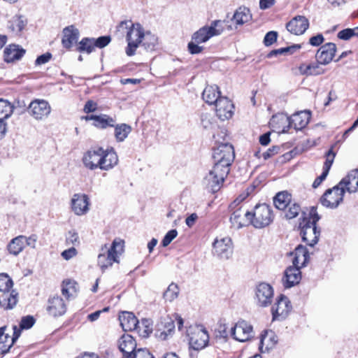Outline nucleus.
I'll list each match as a JSON object with an SVG mask.
<instances>
[{"instance_id":"20e7f679","label":"nucleus","mask_w":358,"mask_h":358,"mask_svg":"<svg viewBox=\"0 0 358 358\" xmlns=\"http://www.w3.org/2000/svg\"><path fill=\"white\" fill-rule=\"evenodd\" d=\"M117 30L126 32L127 47L125 52L127 55H134L137 48L141 45V38L143 37V28L139 23H133L131 21L125 20L119 24Z\"/></svg>"},{"instance_id":"7ed1b4c3","label":"nucleus","mask_w":358,"mask_h":358,"mask_svg":"<svg viewBox=\"0 0 358 358\" xmlns=\"http://www.w3.org/2000/svg\"><path fill=\"white\" fill-rule=\"evenodd\" d=\"M320 219L317 208L312 206L308 216L303 217L299 223L302 241L308 245L314 246L318 242L320 230L317 227V222Z\"/></svg>"},{"instance_id":"39448f33","label":"nucleus","mask_w":358,"mask_h":358,"mask_svg":"<svg viewBox=\"0 0 358 358\" xmlns=\"http://www.w3.org/2000/svg\"><path fill=\"white\" fill-rule=\"evenodd\" d=\"M124 241L115 239L110 248L105 244L102 246L97 257V264L102 272L112 266L114 262H118V255L123 252Z\"/></svg>"},{"instance_id":"6e6d98bb","label":"nucleus","mask_w":358,"mask_h":358,"mask_svg":"<svg viewBox=\"0 0 358 358\" xmlns=\"http://www.w3.org/2000/svg\"><path fill=\"white\" fill-rule=\"evenodd\" d=\"M66 243L76 245L79 243V237L78 233L70 231L66 237Z\"/></svg>"},{"instance_id":"5fc2aeb1","label":"nucleus","mask_w":358,"mask_h":358,"mask_svg":"<svg viewBox=\"0 0 358 358\" xmlns=\"http://www.w3.org/2000/svg\"><path fill=\"white\" fill-rule=\"evenodd\" d=\"M133 355L134 358H154L148 350L143 348L136 350Z\"/></svg>"},{"instance_id":"79ce46f5","label":"nucleus","mask_w":358,"mask_h":358,"mask_svg":"<svg viewBox=\"0 0 358 358\" xmlns=\"http://www.w3.org/2000/svg\"><path fill=\"white\" fill-rule=\"evenodd\" d=\"M299 71L301 74L306 76H317L323 73L318 64H302Z\"/></svg>"},{"instance_id":"0e129e2a","label":"nucleus","mask_w":358,"mask_h":358,"mask_svg":"<svg viewBox=\"0 0 358 358\" xmlns=\"http://www.w3.org/2000/svg\"><path fill=\"white\" fill-rule=\"evenodd\" d=\"M280 150V147L278 146H273L271 148H269L266 152L263 154V157L265 159H268L274 154H276Z\"/></svg>"},{"instance_id":"9b49d317","label":"nucleus","mask_w":358,"mask_h":358,"mask_svg":"<svg viewBox=\"0 0 358 358\" xmlns=\"http://www.w3.org/2000/svg\"><path fill=\"white\" fill-rule=\"evenodd\" d=\"M292 308L289 299L283 294L280 295L271 308L273 320L282 321L285 320L290 313Z\"/></svg>"},{"instance_id":"0eeeda50","label":"nucleus","mask_w":358,"mask_h":358,"mask_svg":"<svg viewBox=\"0 0 358 358\" xmlns=\"http://www.w3.org/2000/svg\"><path fill=\"white\" fill-rule=\"evenodd\" d=\"M345 189L338 183L331 189H328L320 198L322 206L329 208H336L343 201Z\"/></svg>"},{"instance_id":"473e14b6","label":"nucleus","mask_w":358,"mask_h":358,"mask_svg":"<svg viewBox=\"0 0 358 358\" xmlns=\"http://www.w3.org/2000/svg\"><path fill=\"white\" fill-rule=\"evenodd\" d=\"M18 301V293L15 290L5 292L0 296V308L3 310L13 309Z\"/></svg>"},{"instance_id":"6ab92c4d","label":"nucleus","mask_w":358,"mask_h":358,"mask_svg":"<svg viewBox=\"0 0 358 358\" xmlns=\"http://www.w3.org/2000/svg\"><path fill=\"white\" fill-rule=\"evenodd\" d=\"M216 114L221 120L231 118L234 114V104L226 96L220 97L215 103Z\"/></svg>"},{"instance_id":"37998d69","label":"nucleus","mask_w":358,"mask_h":358,"mask_svg":"<svg viewBox=\"0 0 358 358\" xmlns=\"http://www.w3.org/2000/svg\"><path fill=\"white\" fill-rule=\"evenodd\" d=\"M300 48V45H293L285 48L273 50L268 54V57L270 58L273 56H278L279 55H291L297 50H299Z\"/></svg>"},{"instance_id":"ea45409f","label":"nucleus","mask_w":358,"mask_h":358,"mask_svg":"<svg viewBox=\"0 0 358 358\" xmlns=\"http://www.w3.org/2000/svg\"><path fill=\"white\" fill-rule=\"evenodd\" d=\"M131 131V126L127 124H117L115 127V136L116 140L119 142L124 141Z\"/></svg>"},{"instance_id":"a19ab883","label":"nucleus","mask_w":358,"mask_h":358,"mask_svg":"<svg viewBox=\"0 0 358 358\" xmlns=\"http://www.w3.org/2000/svg\"><path fill=\"white\" fill-rule=\"evenodd\" d=\"M13 106L6 100L0 99V120H6L13 113Z\"/></svg>"},{"instance_id":"f704fd0d","label":"nucleus","mask_w":358,"mask_h":358,"mask_svg":"<svg viewBox=\"0 0 358 358\" xmlns=\"http://www.w3.org/2000/svg\"><path fill=\"white\" fill-rule=\"evenodd\" d=\"M25 236L20 235L13 239L7 245V250L10 255L17 256L25 248Z\"/></svg>"},{"instance_id":"58836bf2","label":"nucleus","mask_w":358,"mask_h":358,"mask_svg":"<svg viewBox=\"0 0 358 358\" xmlns=\"http://www.w3.org/2000/svg\"><path fill=\"white\" fill-rule=\"evenodd\" d=\"M94 38L85 37L82 38V40L78 43L76 50L80 52L90 54L94 50Z\"/></svg>"},{"instance_id":"c03bdc74","label":"nucleus","mask_w":358,"mask_h":358,"mask_svg":"<svg viewBox=\"0 0 358 358\" xmlns=\"http://www.w3.org/2000/svg\"><path fill=\"white\" fill-rule=\"evenodd\" d=\"M76 283L74 281L70 280H66L63 281L62 293L67 299H69L73 295L74 293H76Z\"/></svg>"},{"instance_id":"338daca9","label":"nucleus","mask_w":358,"mask_h":358,"mask_svg":"<svg viewBox=\"0 0 358 358\" xmlns=\"http://www.w3.org/2000/svg\"><path fill=\"white\" fill-rule=\"evenodd\" d=\"M198 219V215L196 213H192L189 216H188L185 220V223L189 227H192L194 224L196 220Z\"/></svg>"},{"instance_id":"aec40b11","label":"nucleus","mask_w":358,"mask_h":358,"mask_svg":"<svg viewBox=\"0 0 358 358\" xmlns=\"http://www.w3.org/2000/svg\"><path fill=\"white\" fill-rule=\"evenodd\" d=\"M238 199L234 200L229 206L230 211H231V215L230 216V222L231 225L236 229H240L244 226L243 220L245 212L242 209V207H238L241 201Z\"/></svg>"},{"instance_id":"4c0bfd02","label":"nucleus","mask_w":358,"mask_h":358,"mask_svg":"<svg viewBox=\"0 0 358 358\" xmlns=\"http://www.w3.org/2000/svg\"><path fill=\"white\" fill-rule=\"evenodd\" d=\"M157 37L150 31L143 32V37L141 38V45L148 51H152L157 45Z\"/></svg>"},{"instance_id":"9d476101","label":"nucleus","mask_w":358,"mask_h":358,"mask_svg":"<svg viewBox=\"0 0 358 358\" xmlns=\"http://www.w3.org/2000/svg\"><path fill=\"white\" fill-rule=\"evenodd\" d=\"M230 334L239 342H245L254 336L252 326L245 320H240L231 328Z\"/></svg>"},{"instance_id":"de8ad7c7","label":"nucleus","mask_w":358,"mask_h":358,"mask_svg":"<svg viewBox=\"0 0 358 358\" xmlns=\"http://www.w3.org/2000/svg\"><path fill=\"white\" fill-rule=\"evenodd\" d=\"M229 337L228 327L226 324H220L215 330V338L226 342Z\"/></svg>"},{"instance_id":"f03ea898","label":"nucleus","mask_w":358,"mask_h":358,"mask_svg":"<svg viewBox=\"0 0 358 358\" xmlns=\"http://www.w3.org/2000/svg\"><path fill=\"white\" fill-rule=\"evenodd\" d=\"M82 161L89 170L109 171L117 164L118 157L113 148L104 150L101 147H95L84 153Z\"/></svg>"},{"instance_id":"b1692460","label":"nucleus","mask_w":358,"mask_h":358,"mask_svg":"<svg viewBox=\"0 0 358 358\" xmlns=\"http://www.w3.org/2000/svg\"><path fill=\"white\" fill-rule=\"evenodd\" d=\"M47 310L53 317L63 315L66 311V306L60 296H56L48 300Z\"/></svg>"},{"instance_id":"2f4dec72","label":"nucleus","mask_w":358,"mask_h":358,"mask_svg":"<svg viewBox=\"0 0 358 358\" xmlns=\"http://www.w3.org/2000/svg\"><path fill=\"white\" fill-rule=\"evenodd\" d=\"M290 255H294V258L292 259V265L301 268L306 265L309 259L308 252L306 248L302 245H299L295 248L294 252H290Z\"/></svg>"},{"instance_id":"603ef678","label":"nucleus","mask_w":358,"mask_h":358,"mask_svg":"<svg viewBox=\"0 0 358 358\" xmlns=\"http://www.w3.org/2000/svg\"><path fill=\"white\" fill-rule=\"evenodd\" d=\"M110 37L109 36H100L98 38H94L95 48H103L108 45L110 42Z\"/></svg>"},{"instance_id":"13d9d810","label":"nucleus","mask_w":358,"mask_h":358,"mask_svg":"<svg viewBox=\"0 0 358 358\" xmlns=\"http://www.w3.org/2000/svg\"><path fill=\"white\" fill-rule=\"evenodd\" d=\"M198 44L199 43H195L194 41L188 43V50L191 54H199L202 51L203 47L199 46Z\"/></svg>"},{"instance_id":"72a5a7b5","label":"nucleus","mask_w":358,"mask_h":358,"mask_svg":"<svg viewBox=\"0 0 358 358\" xmlns=\"http://www.w3.org/2000/svg\"><path fill=\"white\" fill-rule=\"evenodd\" d=\"M220 94L221 92L217 85H208L204 89L202 93V98L206 103L215 105L220 97H221Z\"/></svg>"},{"instance_id":"c756f323","label":"nucleus","mask_w":358,"mask_h":358,"mask_svg":"<svg viewBox=\"0 0 358 358\" xmlns=\"http://www.w3.org/2000/svg\"><path fill=\"white\" fill-rule=\"evenodd\" d=\"M120 350L123 356L134 355L136 351V343L134 338L129 334H124L119 340Z\"/></svg>"},{"instance_id":"2eb2a0df","label":"nucleus","mask_w":358,"mask_h":358,"mask_svg":"<svg viewBox=\"0 0 358 358\" xmlns=\"http://www.w3.org/2000/svg\"><path fill=\"white\" fill-rule=\"evenodd\" d=\"M208 342L209 335L205 328L198 327L191 333L189 345L194 350H200L203 349L208 345Z\"/></svg>"},{"instance_id":"052dcab7","label":"nucleus","mask_w":358,"mask_h":358,"mask_svg":"<svg viewBox=\"0 0 358 358\" xmlns=\"http://www.w3.org/2000/svg\"><path fill=\"white\" fill-rule=\"evenodd\" d=\"M25 245H27L33 249H35L36 247V242L38 240V236L36 234H31L29 236H25Z\"/></svg>"},{"instance_id":"f257e3e1","label":"nucleus","mask_w":358,"mask_h":358,"mask_svg":"<svg viewBox=\"0 0 358 358\" xmlns=\"http://www.w3.org/2000/svg\"><path fill=\"white\" fill-rule=\"evenodd\" d=\"M235 157L232 145L221 143L213 148L214 166L204 178L206 184L213 192H217L229 172V166Z\"/></svg>"},{"instance_id":"412c9836","label":"nucleus","mask_w":358,"mask_h":358,"mask_svg":"<svg viewBox=\"0 0 358 358\" xmlns=\"http://www.w3.org/2000/svg\"><path fill=\"white\" fill-rule=\"evenodd\" d=\"M309 27V21L302 15H297L292 18L286 25L287 29L295 35L303 34Z\"/></svg>"},{"instance_id":"f8f14e48","label":"nucleus","mask_w":358,"mask_h":358,"mask_svg":"<svg viewBox=\"0 0 358 358\" xmlns=\"http://www.w3.org/2000/svg\"><path fill=\"white\" fill-rule=\"evenodd\" d=\"M213 253L220 259H229L233 254V243L231 238H216L213 244Z\"/></svg>"},{"instance_id":"69168bd1","label":"nucleus","mask_w":358,"mask_h":358,"mask_svg":"<svg viewBox=\"0 0 358 358\" xmlns=\"http://www.w3.org/2000/svg\"><path fill=\"white\" fill-rule=\"evenodd\" d=\"M275 3V0H259V8L262 10H266L272 6Z\"/></svg>"},{"instance_id":"cd10ccee","label":"nucleus","mask_w":358,"mask_h":358,"mask_svg":"<svg viewBox=\"0 0 358 358\" xmlns=\"http://www.w3.org/2000/svg\"><path fill=\"white\" fill-rule=\"evenodd\" d=\"M336 153L333 151L332 148L330 149L326 155V161L324 164L322 173L315 178L313 183V187L317 188L320 185L323 180H324L329 174L331 166L334 162Z\"/></svg>"},{"instance_id":"864d4df0","label":"nucleus","mask_w":358,"mask_h":358,"mask_svg":"<svg viewBox=\"0 0 358 358\" xmlns=\"http://www.w3.org/2000/svg\"><path fill=\"white\" fill-rule=\"evenodd\" d=\"M277 37H278V33L276 31H268L266 34V36H264V45L266 46L271 45L276 41Z\"/></svg>"},{"instance_id":"ddd939ff","label":"nucleus","mask_w":358,"mask_h":358,"mask_svg":"<svg viewBox=\"0 0 358 358\" xmlns=\"http://www.w3.org/2000/svg\"><path fill=\"white\" fill-rule=\"evenodd\" d=\"M27 110L34 119L42 120L48 117L51 112V107L44 99H34L29 103Z\"/></svg>"},{"instance_id":"a878e982","label":"nucleus","mask_w":358,"mask_h":358,"mask_svg":"<svg viewBox=\"0 0 358 358\" xmlns=\"http://www.w3.org/2000/svg\"><path fill=\"white\" fill-rule=\"evenodd\" d=\"M310 113L306 111H301L287 118L289 125L296 130H301L304 128L309 122Z\"/></svg>"},{"instance_id":"4d7b16f0","label":"nucleus","mask_w":358,"mask_h":358,"mask_svg":"<svg viewBox=\"0 0 358 358\" xmlns=\"http://www.w3.org/2000/svg\"><path fill=\"white\" fill-rule=\"evenodd\" d=\"M52 58V54L50 52H46L45 54H43L40 56H38L36 61L35 64L36 65H42L48 63L50 59Z\"/></svg>"},{"instance_id":"e433bc0d","label":"nucleus","mask_w":358,"mask_h":358,"mask_svg":"<svg viewBox=\"0 0 358 358\" xmlns=\"http://www.w3.org/2000/svg\"><path fill=\"white\" fill-rule=\"evenodd\" d=\"M292 196L287 192H281L276 194L273 199L275 206L279 210H286L291 203Z\"/></svg>"},{"instance_id":"bf43d9fd","label":"nucleus","mask_w":358,"mask_h":358,"mask_svg":"<svg viewBox=\"0 0 358 358\" xmlns=\"http://www.w3.org/2000/svg\"><path fill=\"white\" fill-rule=\"evenodd\" d=\"M324 41V38L322 34H318L316 36H312L309 39V43L313 46H319Z\"/></svg>"},{"instance_id":"49530a36","label":"nucleus","mask_w":358,"mask_h":358,"mask_svg":"<svg viewBox=\"0 0 358 358\" xmlns=\"http://www.w3.org/2000/svg\"><path fill=\"white\" fill-rule=\"evenodd\" d=\"M13 280L6 273L0 274V291L5 292L13 287Z\"/></svg>"},{"instance_id":"5701e85b","label":"nucleus","mask_w":358,"mask_h":358,"mask_svg":"<svg viewBox=\"0 0 358 358\" xmlns=\"http://www.w3.org/2000/svg\"><path fill=\"white\" fill-rule=\"evenodd\" d=\"M27 25V19L22 15L13 16L7 23V29L15 36H20Z\"/></svg>"},{"instance_id":"4468645a","label":"nucleus","mask_w":358,"mask_h":358,"mask_svg":"<svg viewBox=\"0 0 358 358\" xmlns=\"http://www.w3.org/2000/svg\"><path fill=\"white\" fill-rule=\"evenodd\" d=\"M35 323V319L33 316L27 315L25 317H23L21 319L20 323V328H18L17 326L14 325L13 327V334L11 338V342L9 345H3V348H1V353L3 355L6 354L8 352L10 348L13 345V344L15 343V341L18 339L21 334L22 329H29L31 327H33V325Z\"/></svg>"},{"instance_id":"393cba45","label":"nucleus","mask_w":358,"mask_h":358,"mask_svg":"<svg viewBox=\"0 0 358 358\" xmlns=\"http://www.w3.org/2000/svg\"><path fill=\"white\" fill-rule=\"evenodd\" d=\"M340 185L346 187L349 193H355L358 191V169L351 171L347 176L340 182Z\"/></svg>"},{"instance_id":"e2e57ef3","label":"nucleus","mask_w":358,"mask_h":358,"mask_svg":"<svg viewBox=\"0 0 358 358\" xmlns=\"http://www.w3.org/2000/svg\"><path fill=\"white\" fill-rule=\"evenodd\" d=\"M96 109V103L93 101H87L84 106V111L86 113L95 111Z\"/></svg>"},{"instance_id":"774afa93","label":"nucleus","mask_w":358,"mask_h":358,"mask_svg":"<svg viewBox=\"0 0 358 358\" xmlns=\"http://www.w3.org/2000/svg\"><path fill=\"white\" fill-rule=\"evenodd\" d=\"M270 133H265L259 137V143L262 145H267L270 142Z\"/></svg>"},{"instance_id":"a18cd8bd","label":"nucleus","mask_w":358,"mask_h":358,"mask_svg":"<svg viewBox=\"0 0 358 358\" xmlns=\"http://www.w3.org/2000/svg\"><path fill=\"white\" fill-rule=\"evenodd\" d=\"M178 293L179 288L178 285L175 283H171L164 292L163 297L166 301L171 302L178 297Z\"/></svg>"},{"instance_id":"4be33fe9","label":"nucleus","mask_w":358,"mask_h":358,"mask_svg":"<svg viewBox=\"0 0 358 358\" xmlns=\"http://www.w3.org/2000/svg\"><path fill=\"white\" fill-rule=\"evenodd\" d=\"M80 36L79 30L74 26L66 27L62 31V44L66 49L70 50L76 44Z\"/></svg>"},{"instance_id":"c9c22d12","label":"nucleus","mask_w":358,"mask_h":358,"mask_svg":"<svg viewBox=\"0 0 358 358\" xmlns=\"http://www.w3.org/2000/svg\"><path fill=\"white\" fill-rule=\"evenodd\" d=\"M252 20V14L249 8L240 7L234 13L232 20H234L237 25H243Z\"/></svg>"},{"instance_id":"c85d7f7f","label":"nucleus","mask_w":358,"mask_h":358,"mask_svg":"<svg viewBox=\"0 0 358 358\" xmlns=\"http://www.w3.org/2000/svg\"><path fill=\"white\" fill-rule=\"evenodd\" d=\"M83 118L87 121L93 120V125L97 128L106 129L108 127H115V120L106 114H101L99 115H90Z\"/></svg>"},{"instance_id":"09e8293b","label":"nucleus","mask_w":358,"mask_h":358,"mask_svg":"<svg viewBox=\"0 0 358 358\" xmlns=\"http://www.w3.org/2000/svg\"><path fill=\"white\" fill-rule=\"evenodd\" d=\"M287 208L288 209L285 211V215L289 220L296 217L301 210L300 206L296 203H290Z\"/></svg>"},{"instance_id":"680f3d73","label":"nucleus","mask_w":358,"mask_h":358,"mask_svg":"<svg viewBox=\"0 0 358 358\" xmlns=\"http://www.w3.org/2000/svg\"><path fill=\"white\" fill-rule=\"evenodd\" d=\"M77 254V250L75 248H71L68 250H65L62 252V257L66 259L69 260L70 259L75 257Z\"/></svg>"},{"instance_id":"423d86ee","label":"nucleus","mask_w":358,"mask_h":358,"mask_svg":"<svg viewBox=\"0 0 358 358\" xmlns=\"http://www.w3.org/2000/svg\"><path fill=\"white\" fill-rule=\"evenodd\" d=\"M245 217L257 229H262L268 226L274 219L271 207L266 203L256 205L252 213L249 211L245 212Z\"/></svg>"},{"instance_id":"a211bd4d","label":"nucleus","mask_w":358,"mask_h":358,"mask_svg":"<svg viewBox=\"0 0 358 358\" xmlns=\"http://www.w3.org/2000/svg\"><path fill=\"white\" fill-rule=\"evenodd\" d=\"M301 267L292 265L287 267L282 279L285 288H291L299 283L301 280Z\"/></svg>"},{"instance_id":"6e6552de","label":"nucleus","mask_w":358,"mask_h":358,"mask_svg":"<svg viewBox=\"0 0 358 358\" xmlns=\"http://www.w3.org/2000/svg\"><path fill=\"white\" fill-rule=\"evenodd\" d=\"M223 22L215 20L211 22L210 27H203L196 31L192 37V40L196 43L206 42L214 36L220 35L224 31Z\"/></svg>"},{"instance_id":"dca6fc26","label":"nucleus","mask_w":358,"mask_h":358,"mask_svg":"<svg viewBox=\"0 0 358 358\" xmlns=\"http://www.w3.org/2000/svg\"><path fill=\"white\" fill-rule=\"evenodd\" d=\"M90 199L85 194H74L71 200L72 211L76 215H85L90 210Z\"/></svg>"},{"instance_id":"bb28decb","label":"nucleus","mask_w":358,"mask_h":358,"mask_svg":"<svg viewBox=\"0 0 358 358\" xmlns=\"http://www.w3.org/2000/svg\"><path fill=\"white\" fill-rule=\"evenodd\" d=\"M25 52V50L20 45L10 44L4 50V61L10 63L19 60L24 56Z\"/></svg>"},{"instance_id":"7c9ffc66","label":"nucleus","mask_w":358,"mask_h":358,"mask_svg":"<svg viewBox=\"0 0 358 358\" xmlns=\"http://www.w3.org/2000/svg\"><path fill=\"white\" fill-rule=\"evenodd\" d=\"M119 320L124 331H132L138 328V321L134 313L131 312H122L119 316Z\"/></svg>"},{"instance_id":"1a4fd4ad","label":"nucleus","mask_w":358,"mask_h":358,"mask_svg":"<svg viewBox=\"0 0 358 358\" xmlns=\"http://www.w3.org/2000/svg\"><path fill=\"white\" fill-rule=\"evenodd\" d=\"M274 296L273 287L266 282H261L255 290V301L260 308H266L271 305Z\"/></svg>"},{"instance_id":"3c124183","label":"nucleus","mask_w":358,"mask_h":358,"mask_svg":"<svg viewBox=\"0 0 358 358\" xmlns=\"http://www.w3.org/2000/svg\"><path fill=\"white\" fill-rule=\"evenodd\" d=\"M177 235L178 231L176 229H171L169 231H168L162 241V246H168L171 243V241L177 236Z\"/></svg>"},{"instance_id":"8fccbe9b","label":"nucleus","mask_w":358,"mask_h":358,"mask_svg":"<svg viewBox=\"0 0 358 358\" xmlns=\"http://www.w3.org/2000/svg\"><path fill=\"white\" fill-rule=\"evenodd\" d=\"M355 35H358V27L341 30L338 33V38L342 40H348Z\"/></svg>"},{"instance_id":"f3484780","label":"nucleus","mask_w":358,"mask_h":358,"mask_svg":"<svg viewBox=\"0 0 358 358\" xmlns=\"http://www.w3.org/2000/svg\"><path fill=\"white\" fill-rule=\"evenodd\" d=\"M336 52V45L334 43H327L322 45L316 52L315 58L318 64L327 65L334 59Z\"/></svg>"}]
</instances>
